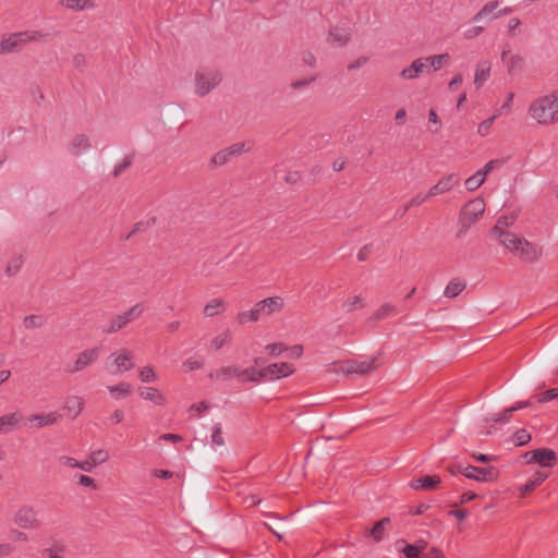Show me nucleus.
<instances>
[{
    "instance_id": "1",
    "label": "nucleus",
    "mask_w": 558,
    "mask_h": 558,
    "mask_svg": "<svg viewBox=\"0 0 558 558\" xmlns=\"http://www.w3.org/2000/svg\"><path fill=\"white\" fill-rule=\"evenodd\" d=\"M500 244L524 263H535L543 255L539 245L518 234H505Z\"/></svg>"
},
{
    "instance_id": "2",
    "label": "nucleus",
    "mask_w": 558,
    "mask_h": 558,
    "mask_svg": "<svg viewBox=\"0 0 558 558\" xmlns=\"http://www.w3.org/2000/svg\"><path fill=\"white\" fill-rule=\"evenodd\" d=\"M530 114L541 124H551L558 121V89L533 101Z\"/></svg>"
},
{
    "instance_id": "3",
    "label": "nucleus",
    "mask_w": 558,
    "mask_h": 558,
    "mask_svg": "<svg viewBox=\"0 0 558 558\" xmlns=\"http://www.w3.org/2000/svg\"><path fill=\"white\" fill-rule=\"evenodd\" d=\"M47 37V34L36 29L12 33L0 40V54L20 52L27 44L43 41Z\"/></svg>"
},
{
    "instance_id": "4",
    "label": "nucleus",
    "mask_w": 558,
    "mask_h": 558,
    "mask_svg": "<svg viewBox=\"0 0 558 558\" xmlns=\"http://www.w3.org/2000/svg\"><path fill=\"white\" fill-rule=\"evenodd\" d=\"M142 314L143 310L141 307V304L137 303L133 305L126 312L112 317L109 320L108 325L104 328V333L112 335L120 331L121 329L126 327L128 324H130L132 320L140 318Z\"/></svg>"
},
{
    "instance_id": "5",
    "label": "nucleus",
    "mask_w": 558,
    "mask_h": 558,
    "mask_svg": "<svg viewBox=\"0 0 558 558\" xmlns=\"http://www.w3.org/2000/svg\"><path fill=\"white\" fill-rule=\"evenodd\" d=\"M220 82L221 75L217 70H198L195 74V93L203 97Z\"/></svg>"
},
{
    "instance_id": "6",
    "label": "nucleus",
    "mask_w": 558,
    "mask_h": 558,
    "mask_svg": "<svg viewBox=\"0 0 558 558\" xmlns=\"http://www.w3.org/2000/svg\"><path fill=\"white\" fill-rule=\"evenodd\" d=\"M13 522L23 530L38 529L41 525L37 511L29 505H23L14 512Z\"/></svg>"
},
{
    "instance_id": "7",
    "label": "nucleus",
    "mask_w": 558,
    "mask_h": 558,
    "mask_svg": "<svg viewBox=\"0 0 558 558\" xmlns=\"http://www.w3.org/2000/svg\"><path fill=\"white\" fill-rule=\"evenodd\" d=\"M485 211V203L481 198L470 201L460 211L459 222L466 230L474 225Z\"/></svg>"
},
{
    "instance_id": "8",
    "label": "nucleus",
    "mask_w": 558,
    "mask_h": 558,
    "mask_svg": "<svg viewBox=\"0 0 558 558\" xmlns=\"http://www.w3.org/2000/svg\"><path fill=\"white\" fill-rule=\"evenodd\" d=\"M100 348L95 347L80 352L72 364H68L64 372L69 375L78 373L93 365L99 357Z\"/></svg>"
},
{
    "instance_id": "9",
    "label": "nucleus",
    "mask_w": 558,
    "mask_h": 558,
    "mask_svg": "<svg viewBox=\"0 0 558 558\" xmlns=\"http://www.w3.org/2000/svg\"><path fill=\"white\" fill-rule=\"evenodd\" d=\"M109 360L111 363L107 365V369L111 374H120L134 367L132 352L125 348L111 353Z\"/></svg>"
},
{
    "instance_id": "10",
    "label": "nucleus",
    "mask_w": 558,
    "mask_h": 558,
    "mask_svg": "<svg viewBox=\"0 0 558 558\" xmlns=\"http://www.w3.org/2000/svg\"><path fill=\"white\" fill-rule=\"evenodd\" d=\"M352 38V29L347 24H336L330 26L326 41L333 48L347 46Z\"/></svg>"
},
{
    "instance_id": "11",
    "label": "nucleus",
    "mask_w": 558,
    "mask_h": 558,
    "mask_svg": "<svg viewBox=\"0 0 558 558\" xmlns=\"http://www.w3.org/2000/svg\"><path fill=\"white\" fill-rule=\"evenodd\" d=\"M523 458L527 464L537 463L542 468H553L558 460L556 452L548 448L527 451Z\"/></svg>"
},
{
    "instance_id": "12",
    "label": "nucleus",
    "mask_w": 558,
    "mask_h": 558,
    "mask_svg": "<svg viewBox=\"0 0 558 558\" xmlns=\"http://www.w3.org/2000/svg\"><path fill=\"white\" fill-rule=\"evenodd\" d=\"M251 145L245 142H239L231 146H229L226 149H221L218 153H216L211 159L210 162L216 166L220 167L226 163H228L232 157L240 156L243 153L250 151Z\"/></svg>"
},
{
    "instance_id": "13",
    "label": "nucleus",
    "mask_w": 558,
    "mask_h": 558,
    "mask_svg": "<svg viewBox=\"0 0 558 558\" xmlns=\"http://www.w3.org/2000/svg\"><path fill=\"white\" fill-rule=\"evenodd\" d=\"M462 474L477 482H494L498 478V471L494 466L480 468L468 465L462 470Z\"/></svg>"
},
{
    "instance_id": "14",
    "label": "nucleus",
    "mask_w": 558,
    "mask_h": 558,
    "mask_svg": "<svg viewBox=\"0 0 558 558\" xmlns=\"http://www.w3.org/2000/svg\"><path fill=\"white\" fill-rule=\"evenodd\" d=\"M376 368V357H372L365 361H349L345 366L341 367V372L345 375L357 374L364 376Z\"/></svg>"
},
{
    "instance_id": "15",
    "label": "nucleus",
    "mask_w": 558,
    "mask_h": 558,
    "mask_svg": "<svg viewBox=\"0 0 558 558\" xmlns=\"http://www.w3.org/2000/svg\"><path fill=\"white\" fill-rule=\"evenodd\" d=\"M284 302L281 296H270L257 302L254 307L260 318L263 315H271L283 308Z\"/></svg>"
},
{
    "instance_id": "16",
    "label": "nucleus",
    "mask_w": 558,
    "mask_h": 558,
    "mask_svg": "<svg viewBox=\"0 0 558 558\" xmlns=\"http://www.w3.org/2000/svg\"><path fill=\"white\" fill-rule=\"evenodd\" d=\"M265 378H282L294 373V366L290 363H275L263 368Z\"/></svg>"
},
{
    "instance_id": "17",
    "label": "nucleus",
    "mask_w": 558,
    "mask_h": 558,
    "mask_svg": "<svg viewBox=\"0 0 558 558\" xmlns=\"http://www.w3.org/2000/svg\"><path fill=\"white\" fill-rule=\"evenodd\" d=\"M429 69L426 58L415 59L409 66L400 72L404 80H414Z\"/></svg>"
},
{
    "instance_id": "18",
    "label": "nucleus",
    "mask_w": 558,
    "mask_h": 558,
    "mask_svg": "<svg viewBox=\"0 0 558 558\" xmlns=\"http://www.w3.org/2000/svg\"><path fill=\"white\" fill-rule=\"evenodd\" d=\"M460 180L454 173L448 174L441 178L435 185L429 189V195L433 197L449 192L454 186H457Z\"/></svg>"
},
{
    "instance_id": "19",
    "label": "nucleus",
    "mask_w": 558,
    "mask_h": 558,
    "mask_svg": "<svg viewBox=\"0 0 558 558\" xmlns=\"http://www.w3.org/2000/svg\"><path fill=\"white\" fill-rule=\"evenodd\" d=\"M61 418H62V415L57 411H52L49 413L31 414L27 417V420L31 423L32 422L36 423L37 428L58 424L61 421Z\"/></svg>"
},
{
    "instance_id": "20",
    "label": "nucleus",
    "mask_w": 558,
    "mask_h": 558,
    "mask_svg": "<svg viewBox=\"0 0 558 558\" xmlns=\"http://www.w3.org/2000/svg\"><path fill=\"white\" fill-rule=\"evenodd\" d=\"M440 483H441V480L439 476L425 475V476L418 477L416 480H413L410 483V487L415 490H418V489L434 490L439 486Z\"/></svg>"
},
{
    "instance_id": "21",
    "label": "nucleus",
    "mask_w": 558,
    "mask_h": 558,
    "mask_svg": "<svg viewBox=\"0 0 558 558\" xmlns=\"http://www.w3.org/2000/svg\"><path fill=\"white\" fill-rule=\"evenodd\" d=\"M23 415L21 412L15 411L0 416V432L7 433L12 429L21 427Z\"/></svg>"
},
{
    "instance_id": "22",
    "label": "nucleus",
    "mask_w": 558,
    "mask_h": 558,
    "mask_svg": "<svg viewBox=\"0 0 558 558\" xmlns=\"http://www.w3.org/2000/svg\"><path fill=\"white\" fill-rule=\"evenodd\" d=\"M514 219V216H502L497 220V223L492 229V233L497 238L499 243H501L505 234H513L512 232H509L506 229L513 225Z\"/></svg>"
},
{
    "instance_id": "23",
    "label": "nucleus",
    "mask_w": 558,
    "mask_h": 558,
    "mask_svg": "<svg viewBox=\"0 0 558 558\" xmlns=\"http://www.w3.org/2000/svg\"><path fill=\"white\" fill-rule=\"evenodd\" d=\"M140 396L144 400L154 402L156 405H166L167 398L162 395L159 389L155 387H143L140 389Z\"/></svg>"
},
{
    "instance_id": "24",
    "label": "nucleus",
    "mask_w": 558,
    "mask_h": 558,
    "mask_svg": "<svg viewBox=\"0 0 558 558\" xmlns=\"http://www.w3.org/2000/svg\"><path fill=\"white\" fill-rule=\"evenodd\" d=\"M84 409V399L78 396H71L66 398L63 410L68 412L73 418L77 417Z\"/></svg>"
},
{
    "instance_id": "25",
    "label": "nucleus",
    "mask_w": 558,
    "mask_h": 558,
    "mask_svg": "<svg viewBox=\"0 0 558 558\" xmlns=\"http://www.w3.org/2000/svg\"><path fill=\"white\" fill-rule=\"evenodd\" d=\"M501 60L507 65V70L509 73H513L514 71L521 70L524 63V60L519 54H511L510 50H502Z\"/></svg>"
},
{
    "instance_id": "26",
    "label": "nucleus",
    "mask_w": 558,
    "mask_h": 558,
    "mask_svg": "<svg viewBox=\"0 0 558 558\" xmlns=\"http://www.w3.org/2000/svg\"><path fill=\"white\" fill-rule=\"evenodd\" d=\"M227 310L226 302L222 299L210 300L203 308L205 317L211 318Z\"/></svg>"
},
{
    "instance_id": "27",
    "label": "nucleus",
    "mask_w": 558,
    "mask_h": 558,
    "mask_svg": "<svg viewBox=\"0 0 558 558\" xmlns=\"http://www.w3.org/2000/svg\"><path fill=\"white\" fill-rule=\"evenodd\" d=\"M233 377L240 378V368L235 365L225 366L209 374V378L229 380Z\"/></svg>"
},
{
    "instance_id": "28",
    "label": "nucleus",
    "mask_w": 558,
    "mask_h": 558,
    "mask_svg": "<svg viewBox=\"0 0 558 558\" xmlns=\"http://www.w3.org/2000/svg\"><path fill=\"white\" fill-rule=\"evenodd\" d=\"M548 477V473L543 471H537L533 474L532 478H530L522 487L521 495L525 496L526 494L533 492L537 486H539L546 478Z\"/></svg>"
},
{
    "instance_id": "29",
    "label": "nucleus",
    "mask_w": 558,
    "mask_h": 558,
    "mask_svg": "<svg viewBox=\"0 0 558 558\" xmlns=\"http://www.w3.org/2000/svg\"><path fill=\"white\" fill-rule=\"evenodd\" d=\"M58 4L60 7L73 10V11H84L95 8V3L93 0H59Z\"/></svg>"
},
{
    "instance_id": "30",
    "label": "nucleus",
    "mask_w": 558,
    "mask_h": 558,
    "mask_svg": "<svg viewBox=\"0 0 558 558\" xmlns=\"http://www.w3.org/2000/svg\"><path fill=\"white\" fill-rule=\"evenodd\" d=\"M389 525L390 519L387 517L383 518L381 520L377 521L369 531H367L366 535L372 537L375 542H380L385 536L386 527Z\"/></svg>"
},
{
    "instance_id": "31",
    "label": "nucleus",
    "mask_w": 558,
    "mask_h": 558,
    "mask_svg": "<svg viewBox=\"0 0 558 558\" xmlns=\"http://www.w3.org/2000/svg\"><path fill=\"white\" fill-rule=\"evenodd\" d=\"M397 313V307L392 303H384L381 304L374 314L369 317V320L379 322L387 317H389L392 314Z\"/></svg>"
},
{
    "instance_id": "32",
    "label": "nucleus",
    "mask_w": 558,
    "mask_h": 558,
    "mask_svg": "<svg viewBox=\"0 0 558 558\" xmlns=\"http://www.w3.org/2000/svg\"><path fill=\"white\" fill-rule=\"evenodd\" d=\"M490 63L488 61H482L477 64L475 72L474 84L481 87L489 77Z\"/></svg>"
},
{
    "instance_id": "33",
    "label": "nucleus",
    "mask_w": 558,
    "mask_h": 558,
    "mask_svg": "<svg viewBox=\"0 0 558 558\" xmlns=\"http://www.w3.org/2000/svg\"><path fill=\"white\" fill-rule=\"evenodd\" d=\"M264 377L263 369H256L255 367H247L245 369H240V378L239 381H260Z\"/></svg>"
},
{
    "instance_id": "34",
    "label": "nucleus",
    "mask_w": 558,
    "mask_h": 558,
    "mask_svg": "<svg viewBox=\"0 0 558 558\" xmlns=\"http://www.w3.org/2000/svg\"><path fill=\"white\" fill-rule=\"evenodd\" d=\"M466 287V282L460 279L451 280L445 289V296L452 299L458 296Z\"/></svg>"
},
{
    "instance_id": "35",
    "label": "nucleus",
    "mask_w": 558,
    "mask_h": 558,
    "mask_svg": "<svg viewBox=\"0 0 558 558\" xmlns=\"http://www.w3.org/2000/svg\"><path fill=\"white\" fill-rule=\"evenodd\" d=\"M90 148L89 140L85 135H76L71 145L70 149L73 155H78L82 151H85Z\"/></svg>"
},
{
    "instance_id": "36",
    "label": "nucleus",
    "mask_w": 558,
    "mask_h": 558,
    "mask_svg": "<svg viewBox=\"0 0 558 558\" xmlns=\"http://www.w3.org/2000/svg\"><path fill=\"white\" fill-rule=\"evenodd\" d=\"M499 3L498 1H489L473 16V22H480L484 19L490 20V15L493 12L498 8Z\"/></svg>"
},
{
    "instance_id": "37",
    "label": "nucleus",
    "mask_w": 558,
    "mask_h": 558,
    "mask_svg": "<svg viewBox=\"0 0 558 558\" xmlns=\"http://www.w3.org/2000/svg\"><path fill=\"white\" fill-rule=\"evenodd\" d=\"M109 392L116 398L120 399L122 397H128L132 392V388L130 384L122 381L114 386H108Z\"/></svg>"
},
{
    "instance_id": "38",
    "label": "nucleus",
    "mask_w": 558,
    "mask_h": 558,
    "mask_svg": "<svg viewBox=\"0 0 558 558\" xmlns=\"http://www.w3.org/2000/svg\"><path fill=\"white\" fill-rule=\"evenodd\" d=\"M429 69L433 71L440 70L450 60L449 53H441L426 58Z\"/></svg>"
},
{
    "instance_id": "39",
    "label": "nucleus",
    "mask_w": 558,
    "mask_h": 558,
    "mask_svg": "<svg viewBox=\"0 0 558 558\" xmlns=\"http://www.w3.org/2000/svg\"><path fill=\"white\" fill-rule=\"evenodd\" d=\"M231 340V331L229 329L225 330L223 332L217 335L211 341L210 347L213 350L218 351L223 345L229 343Z\"/></svg>"
},
{
    "instance_id": "40",
    "label": "nucleus",
    "mask_w": 558,
    "mask_h": 558,
    "mask_svg": "<svg viewBox=\"0 0 558 558\" xmlns=\"http://www.w3.org/2000/svg\"><path fill=\"white\" fill-rule=\"evenodd\" d=\"M485 179L486 178L480 171H477L475 174L465 180L466 190L470 192L477 190L485 182Z\"/></svg>"
},
{
    "instance_id": "41",
    "label": "nucleus",
    "mask_w": 558,
    "mask_h": 558,
    "mask_svg": "<svg viewBox=\"0 0 558 558\" xmlns=\"http://www.w3.org/2000/svg\"><path fill=\"white\" fill-rule=\"evenodd\" d=\"M236 320L239 324L245 325L247 323H255V322L259 320V318H258L255 307H253L250 311L240 312L236 315Z\"/></svg>"
},
{
    "instance_id": "42",
    "label": "nucleus",
    "mask_w": 558,
    "mask_h": 558,
    "mask_svg": "<svg viewBox=\"0 0 558 558\" xmlns=\"http://www.w3.org/2000/svg\"><path fill=\"white\" fill-rule=\"evenodd\" d=\"M514 413V409L512 407L505 409L501 413L494 414L492 417L487 418V422H493L495 424L506 423L508 422L512 414Z\"/></svg>"
},
{
    "instance_id": "43",
    "label": "nucleus",
    "mask_w": 558,
    "mask_h": 558,
    "mask_svg": "<svg viewBox=\"0 0 558 558\" xmlns=\"http://www.w3.org/2000/svg\"><path fill=\"white\" fill-rule=\"evenodd\" d=\"M92 460V464H95L96 466L99 464L105 463L109 459V452L104 449L94 450L88 456Z\"/></svg>"
},
{
    "instance_id": "44",
    "label": "nucleus",
    "mask_w": 558,
    "mask_h": 558,
    "mask_svg": "<svg viewBox=\"0 0 558 558\" xmlns=\"http://www.w3.org/2000/svg\"><path fill=\"white\" fill-rule=\"evenodd\" d=\"M66 550V546L62 541H54L50 547L44 549V555L50 558V555H60Z\"/></svg>"
},
{
    "instance_id": "45",
    "label": "nucleus",
    "mask_w": 558,
    "mask_h": 558,
    "mask_svg": "<svg viewBox=\"0 0 558 558\" xmlns=\"http://www.w3.org/2000/svg\"><path fill=\"white\" fill-rule=\"evenodd\" d=\"M138 377L143 383H151L157 379V375L154 368L149 365L144 366L140 369Z\"/></svg>"
},
{
    "instance_id": "46",
    "label": "nucleus",
    "mask_w": 558,
    "mask_h": 558,
    "mask_svg": "<svg viewBox=\"0 0 558 558\" xmlns=\"http://www.w3.org/2000/svg\"><path fill=\"white\" fill-rule=\"evenodd\" d=\"M343 307L347 308L348 312H354L357 308L364 307L363 299L361 295H355L352 299L347 300L343 303Z\"/></svg>"
},
{
    "instance_id": "47",
    "label": "nucleus",
    "mask_w": 558,
    "mask_h": 558,
    "mask_svg": "<svg viewBox=\"0 0 558 558\" xmlns=\"http://www.w3.org/2000/svg\"><path fill=\"white\" fill-rule=\"evenodd\" d=\"M43 323L44 320L41 316L38 315H28L23 320L24 327L27 329L40 327L43 326Z\"/></svg>"
},
{
    "instance_id": "48",
    "label": "nucleus",
    "mask_w": 558,
    "mask_h": 558,
    "mask_svg": "<svg viewBox=\"0 0 558 558\" xmlns=\"http://www.w3.org/2000/svg\"><path fill=\"white\" fill-rule=\"evenodd\" d=\"M133 161V156L128 155L123 158L122 162L116 165L113 169V177L118 178L125 169H128Z\"/></svg>"
},
{
    "instance_id": "49",
    "label": "nucleus",
    "mask_w": 558,
    "mask_h": 558,
    "mask_svg": "<svg viewBox=\"0 0 558 558\" xmlns=\"http://www.w3.org/2000/svg\"><path fill=\"white\" fill-rule=\"evenodd\" d=\"M513 438L517 446H524L531 440V435L522 428L514 433Z\"/></svg>"
},
{
    "instance_id": "50",
    "label": "nucleus",
    "mask_w": 558,
    "mask_h": 558,
    "mask_svg": "<svg viewBox=\"0 0 558 558\" xmlns=\"http://www.w3.org/2000/svg\"><path fill=\"white\" fill-rule=\"evenodd\" d=\"M497 118V114H494L493 117L484 120L480 125H478V129H477V133L481 135V136H486L488 135L489 133V130H490V126L493 125L495 119Z\"/></svg>"
},
{
    "instance_id": "51",
    "label": "nucleus",
    "mask_w": 558,
    "mask_h": 558,
    "mask_svg": "<svg viewBox=\"0 0 558 558\" xmlns=\"http://www.w3.org/2000/svg\"><path fill=\"white\" fill-rule=\"evenodd\" d=\"M182 367L185 372L196 371L203 367V362L197 359L190 357L183 362Z\"/></svg>"
},
{
    "instance_id": "52",
    "label": "nucleus",
    "mask_w": 558,
    "mask_h": 558,
    "mask_svg": "<svg viewBox=\"0 0 558 558\" xmlns=\"http://www.w3.org/2000/svg\"><path fill=\"white\" fill-rule=\"evenodd\" d=\"M429 197H432L429 195V192L427 194H416L415 196H413L408 203H407V207H417V206H421L423 203H425Z\"/></svg>"
},
{
    "instance_id": "53",
    "label": "nucleus",
    "mask_w": 558,
    "mask_h": 558,
    "mask_svg": "<svg viewBox=\"0 0 558 558\" xmlns=\"http://www.w3.org/2000/svg\"><path fill=\"white\" fill-rule=\"evenodd\" d=\"M286 350H288V348L283 343H270L266 345V351L272 356H278Z\"/></svg>"
},
{
    "instance_id": "54",
    "label": "nucleus",
    "mask_w": 558,
    "mask_h": 558,
    "mask_svg": "<svg viewBox=\"0 0 558 558\" xmlns=\"http://www.w3.org/2000/svg\"><path fill=\"white\" fill-rule=\"evenodd\" d=\"M213 444L217 446H222L225 444L223 437H222V428L220 424H217L213 429L211 435Z\"/></svg>"
},
{
    "instance_id": "55",
    "label": "nucleus",
    "mask_w": 558,
    "mask_h": 558,
    "mask_svg": "<svg viewBox=\"0 0 558 558\" xmlns=\"http://www.w3.org/2000/svg\"><path fill=\"white\" fill-rule=\"evenodd\" d=\"M504 163L502 160L500 159H494V160H490L488 161L484 167L483 169L478 170L485 178L487 177V174L493 170L495 169L496 167H499Z\"/></svg>"
},
{
    "instance_id": "56",
    "label": "nucleus",
    "mask_w": 558,
    "mask_h": 558,
    "mask_svg": "<svg viewBox=\"0 0 558 558\" xmlns=\"http://www.w3.org/2000/svg\"><path fill=\"white\" fill-rule=\"evenodd\" d=\"M78 484L82 485V486H85V487H89L92 489H97L98 488L95 480L92 478L90 476L84 475V474H81L78 476Z\"/></svg>"
},
{
    "instance_id": "57",
    "label": "nucleus",
    "mask_w": 558,
    "mask_h": 558,
    "mask_svg": "<svg viewBox=\"0 0 558 558\" xmlns=\"http://www.w3.org/2000/svg\"><path fill=\"white\" fill-rule=\"evenodd\" d=\"M555 392H556V388H553V389H548L544 392H541L536 396V399L538 402L543 403V402H548L550 400H554L555 399Z\"/></svg>"
},
{
    "instance_id": "58",
    "label": "nucleus",
    "mask_w": 558,
    "mask_h": 558,
    "mask_svg": "<svg viewBox=\"0 0 558 558\" xmlns=\"http://www.w3.org/2000/svg\"><path fill=\"white\" fill-rule=\"evenodd\" d=\"M314 81H316V75H313V76H311L308 78H303V80L294 81V82L291 83V87L293 89H301V88L310 85Z\"/></svg>"
},
{
    "instance_id": "59",
    "label": "nucleus",
    "mask_w": 558,
    "mask_h": 558,
    "mask_svg": "<svg viewBox=\"0 0 558 558\" xmlns=\"http://www.w3.org/2000/svg\"><path fill=\"white\" fill-rule=\"evenodd\" d=\"M15 551V547L10 543L0 544V558L11 556Z\"/></svg>"
},
{
    "instance_id": "60",
    "label": "nucleus",
    "mask_w": 558,
    "mask_h": 558,
    "mask_svg": "<svg viewBox=\"0 0 558 558\" xmlns=\"http://www.w3.org/2000/svg\"><path fill=\"white\" fill-rule=\"evenodd\" d=\"M58 461L61 465L72 468V469L77 468V465H78L77 460H75L72 457H68V456L59 457Z\"/></svg>"
},
{
    "instance_id": "61",
    "label": "nucleus",
    "mask_w": 558,
    "mask_h": 558,
    "mask_svg": "<svg viewBox=\"0 0 558 558\" xmlns=\"http://www.w3.org/2000/svg\"><path fill=\"white\" fill-rule=\"evenodd\" d=\"M402 553L405 555L407 558H421L420 551L417 550V547L412 546L408 544L403 549Z\"/></svg>"
},
{
    "instance_id": "62",
    "label": "nucleus",
    "mask_w": 558,
    "mask_h": 558,
    "mask_svg": "<svg viewBox=\"0 0 558 558\" xmlns=\"http://www.w3.org/2000/svg\"><path fill=\"white\" fill-rule=\"evenodd\" d=\"M484 31L483 26H473L464 32V37L466 39H473L481 35Z\"/></svg>"
},
{
    "instance_id": "63",
    "label": "nucleus",
    "mask_w": 558,
    "mask_h": 558,
    "mask_svg": "<svg viewBox=\"0 0 558 558\" xmlns=\"http://www.w3.org/2000/svg\"><path fill=\"white\" fill-rule=\"evenodd\" d=\"M73 64L76 69H83L86 65V58L83 53H76L73 57Z\"/></svg>"
},
{
    "instance_id": "64",
    "label": "nucleus",
    "mask_w": 558,
    "mask_h": 558,
    "mask_svg": "<svg viewBox=\"0 0 558 558\" xmlns=\"http://www.w3.org/2000/svg\"><path fill=\"white\" fill-rule=\"evenodd\" d=\"M425 558H446V556L439 548L432 547L425 555Z\"/></svg>"
}]
</instances>
